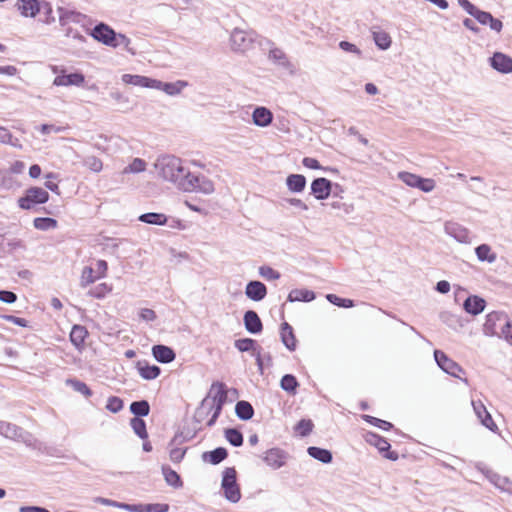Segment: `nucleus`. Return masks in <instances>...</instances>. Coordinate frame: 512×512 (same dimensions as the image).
Returning <instances> with one entry per match:
<instances>
[{
  "label": "nucleus",
  "instance_id": "0eeeda50",
  "mask_svg": "<svg viewBox=\"0 0 512 512\" xmlns=\"http://www.w3.org/2000/svg\"><path fill=\"white\" fill-rule=\"evenodd\" d=\"M434 358L439 366L445 373L451 375L452 377L461 379L460 374L464 373L462 367L455 362L454 360L450 359L443 351L441 350H435L434 351ZM463 381L467 382V379H463Z\"/></svg>",
  "mask_w": 512,
  "mask_h": 512
},
{
  "label": "nucleus",
  "instance_id": "72a5a7b5",
  "mask_svg": "<svg viewBox=\"0 0 512 512\" xmlns=\"http://www.w3.org/2000/svg\"><path fill=\"white\" fill-rule=\"evenodd\" d=\"M138 220L146 224L162 226L167 223L168 218L163 213L148 212L141 214L138 217Z\"/></svg>",
  "mask_w": 512,
  "mask_h": 512
},
{
  "label": "nucleus",
  "instance_id": "338daca9",
  "mask_svg": "<svg viewBox=\"0 0 512 512\" xmlns=\"http://www.w3.org/2000/svg\"><path fill=\"white\" fill-rule=\"evenodd\" d=\"M501 334L508 343L512 344V321H509L508 317L503 322Z\"/></svg>",
  "mask_w": 512,
  "mask_h": 512
},
{
  "label": "nucleus",
  "instance_id": "f3484780",
  "mask_svg": "<svg viewBox=\"0 0 512 512\" xmlns=\"http://www.w3.org/2000/svg\"><path fill=\"white\" fill-rule=\"evenodd\" d=\"M507 315L503 312L493 311L486 315V320L483 325V331L486 335L493 336L497 334V323L504 322Z\"/></svg>",
  "mask_w": 512,
  "mask_h": 512
},
{
  "label": "nucleus",
  "instance_id": "20e7f679",
  "mask_svg": "<svg viewBox=\"0 0 512 512\" xmlns=\"http://www.w3.org/2000/svg\"><path fill=\"white\" fill-rule=\"evenodd\" d=\"M256 34L253 31H244L235 28L230 36L231 48L236 52H245L252 47Z\"/></svg>",
  "mask_w": 512,
  "mask_h": 512
},
{
  "label": "nucleus",
  "instance_id": "3c124183",
  "mask_svg": "<svg viewBox=\"0 0 512 512\" xmlns=\"http://www.w3.org/2000/svg\"><path fill=\"white\" fill-rule=\"evenodd\" d=\"M333 210L342 212V215H349L353 212L354 206L342 201V197L338 200H334L328 204ZM341 215V213H338Z\"/></svg>",
  "mask_w": 512,
  "mask_h": 512
},
{
  "label": "nucleus",
  "instance_id": "4c0bfd02",
  "mask_svg": "<svg viewBox=\"0 0 512 512\" xmlns=\"http://www.w3.org/2000/svg\"><path fill=\"white\" fill-rule=\"evenodd\" d=\"M299 383L296 377L292 374H285L280 381V387L291 395L296 394L297 387Z\"/></svg>",
  "mask_w": 512,
  "mask_h": 512
},
{
  "label": "nucleus",
  "instance_id": "a19ab883",
  "mask_svg": "<svg viewBox=\"0 0 512 512\" xmlns=\"http://www.w3.org/2000/svg\"><path fill=\"white\" fill-rule=\"evenodd\" d=\"M226 440L234 447L243 445V434L236 428H227L224 431Z\"/></svg>",
  "mask_w": 512,
  "mask_h": 512
},
{
  "label": "nucleus",
  "instance_id": "ddd939ff",
  "mask_svg": "<svg viewBox=\"0 0 512 512\" xmlns=\"http://www.w3.org/2000/svg\"><path fill=\"white\" fill-rule=\"evenodd\" d=\"M204 399H208L210 403L227 402L228 390L225 383L220 381L213 382Z\"/></svg>",
  "mask_w": 512,
  "mask_h": 512
},
{
  "label": "nucleus",
  "instance_id": "423d86ee",
  "mask_svg": "<svg viewBox=\"0 0 512 512\" xmlns=\"http://www.w3.org/2000/svg\"><path fill=\"white\" fill-rule=\"evenodd\" d=\"M90 35L98 42L109 46L116 48L117 43V33L113 28H111L109 25L100 22L97 25L94 26V28L91 30Z\"/></svg>",
  "mask_w": 512,
  "mask_h": 512
},
{
  "label": "nucleus",
  "instance_id": "680f3d73",
  "mask_svg": "<svg viewBox=\"0 0 512 512\" xmlns=\"http://www.w3.org/2000/svg\"><path fill=\"white\" fill-rule=\"evenodd\" d=\"M123 400L117 396H110L107 400L106 409L112 413H118L123 409Z\"/></svg>",
  "mask_w": 512,
  "mask_h": 512
},
{
  "label": "nucleus",
  "instance_id": "f03ea898",
  "mask_svg": "<svg viewBox=\"0 0 512 512\" xmlns=\"http://www.w3.org/2000/svg\"><path fill=\"white\" fill-rule=\"evenodd\" d=\"M236 476L237 473L235 468L228 467L223 471L221 482L225 498L232 503H237L241 498V492L237 484Z\"/></svg>",
  "mask_w": 512,
  "mask_h": 512
},
{
  "label": "nucleus",
  "instance_id": "8fccbe9b",
  "mask_svg": "<svg viewBox=\"0 0 512 512\" xmlns=\"http://www.w3.org/2000/svg\"><path fill=\"white\" fill-rule=\"evenodd\" d=\"M0 143L9 144L16 148L22 147V145L19 142V139L14 138L10 131L2 126H0Z\"/></svg>",
  "mask_w": 512,
  "mask_h": 512
},
{
  "label": "nucleus",
  "instance_id": "4d7b16f0",
  "mask_svg": "<svg viewBox=\"0 0 512 512\" xmlns=\"http://www.w3.org/2000/svg\"><path fill=\"white\" fill-rule=\"evenodd\" d=\"M326 299L333 305L342 308H352L354 307V301L351 299L341 298L335 294H327Z\"/></svg>",
  "mask_w": 512,
  "mask_h": 512
},
{
  "label": "nucleus",
  "instance_id": "a878e982",
  "mask_svg": "<svg viewBox=\"0 0 512 512\" xmlns=\"http://www.w3.org/2000/svg\"><path fill=\"white\" fill-rule=\"evenodd\" d=\"M228 457V451L224 447H217L214 450L206 451L202 454L204 462H208L212 465H217L224 461Z\"/></svg>",
  "mask_w": 512,
  "mask_h": 512
},
{
  "label": "nucleus",
  "instance_id": "864d4df0",
  "mask_svg": "<svg viewBox=\"0 0 512 512\" xmlns=\"http://www.w3.org/2000/svg\"><path fill=\"white\" fill-rule=\"evenodd\" d=\"M314 424L310 419H301L294 427L296 433L302 437L308 436L313 430Z\"/></svg>",
  "mask_w": 512,
  "mask_h": 512
},
{
  "label": "nucleus",
  "instance_id": "4be33fe9",
  "mask_svg": "<svg viewBox=\"0 0 512 512\" xmlns=\"http://www.w3.org/2000/svg\"><path fill=\"white\" fill-rule=\"evenodd\" d=\"M187 86V82L185 81H176V82H162L160 80L155 79L153 89L164 91L167 95L175 96L181 93L182 89Z\"/></svg>",
  "mask_w": 512,
  "mask_h": 512
},
{
  "label": "nucleus",
  "instance_id": "bb28decb",
  "mask_svg": "<svg viewBox=\"0 0 512 512\" xmlns=\"http://www.w3.org/2000/svg\"><path fill=\"white\" fill-rule=\"evenodd\" d=\"M253 122L259 127L268 126L273 119L271 111L265 107H257L252 114Z\"/></svg>",
  "mask_w": 512,
  "mask_h": 512
},
{
  "label": "nucleus",
  "instance_id": "6e6552de",
  "mask_svg": "<svg viewBox=\"0 0 512 512\" xmlns=\"http://www.w3.org/2000/svg\"><path fill=\"white\" fill-rule=\"evenodd\" d=\"M288 459L289 454L283 449L277 447L268 449L262 456V460L267 464V466L274 470L282 468Z\"/></svg>",
  "mask_w": 512,
  "mask_h": 512
},
{
  "label": "nucleus",
  "instance_id": "09e8293b",
  "mask_svg": "<svg viewBox=\"0 0 512 512\" xmlns=\"http://www.w3.org/2000/svg\"><path fill=\"white\" fill-rule=\"evenodd\" d=\"M66 383L67 385L71 386L74 391L81 393L85 397H90L92 395V390L87 386L86 383L80 380L68 379Z\"/></svg>",
  "mask_w": 512,
  "mask_h": 512
},
{
  "label": "nucleus",
  "instance_id": "39448f33",
  "mask_svg": "<svg viewBox=\"0 0 512 512\" xmlns=\"http://www.w3.org/2000/svg\"><path fill=\"white\" fill-rule=\"evenodd\" d=\"M364 439L368 444L376 447L384 458L392 461H396L399 458L397 452L390 450L391 445L387 439L379 434L368 431L364 434Z\"/></svg>",
  "mask_w": 512,
  "mask_h": 512
},
{
  "label": "nucleus",
  "instance_id": "1a4fd4ad",
  "mask_svg": "<svg viewBox=\"0 0 512 512\" xmlns=\"http://www.w3.org/2000/svg\"><path fill=\"white\" fill-rule=\"evenodd\" d=\"M268 59L278 67L284 69L289 75L294 76L296 74L295 65L289 60L286 53L277 47L270 49Z\"/></svg>",
  "mask_w": 512,
  "mask_h": 512
},
{
  "label": "nucleus",
  "instance_id": "de8ad7c7",
  "mask_svg": "<svg viewBox=\"0 0 512 512\" xmlns=\"http://www.w3.org/2000/svg\"><path fill=\"white\" fill-rule=\"evenodd\" d=\"M94 273L95 270L92 267H84L81 273L80 286L85 288L99 279Z\"/></svg>",
  "mask_w": 512,
  "mask_h": 512
},
{
  "label": "nucleus",
  "instance_id": "c03bdc74",
  "mask_svg": "<svg viewBox=\"0 0 512 512\" xmlns=\"http://www.w3.org/2000/svg\"><path fill=\"white\" fill-rule=\"evenodd\" d=\"M130 425L134 433L141 439L145 440L148 438L146 422L142 418H132Z\"/></svg>",
  "mask_w": 512,
  "mask_h": 512
},
{
  "label": "nucleus",
  "instance_id": "603ef678",
  "mask_svg": "<svg viewBox=\"0 0 512 512\" xmlns=\"http://www.w3.org/2000/svg\"><path fill=\"white\" fill-rule=\"evenodd\" d=\"M112 288L107 283H100L93 288H91L88 291V295L96 298V299H102L104 298L109 292H111Z\"/></svg>",
  "mask_w": 512,
  "mask_h": 512
},
{
  "label": "nucleus",
  "instance_id": "9d476101",
  "mask_svg": "<svg viewBox=\"0 0 512 512\" xmlns=\"http://www.w3.org/2000/svg\"><path fill=\"white\" fill-rule=\"evenodd\" d=\"M333 183L324 177L315 178L311 183V194L317 200H325L332 193Z\"/></svg>",
  "mask_w": 512,
  "mask_h": 512
},
{
  "label": "nucleus",
  "instance_id": "e2e57ef3",
  "mask_svg": "<svg viewBox=\"0 0 512 512\" xmlns=\"http://www.w3.org/2000/svg\"><path fill=\"white\" fill-rule=\"evenodd\" d=\"M146 169V162L143 159L135 158L125 169V173H139Z\"/></svg>",
  "mask_w": 512,
  "mask_h": 512
},
{
  "label": "nucleus",
  "instance_id": "9b49d317",
  "mask_svg": "<svg viewBox=\"0 0 512 512\" xmlns=\"http://www.w3.org/2000/svg\"><path fill=\"white\" fill-rule=\"evenodd\" d=\"M444 230L446 234L454 238L456 241L464 244L470 243L469 230L459 223L447 221L444 225Z\"/></svg>",
  "mask_w": 512,
  "mask_h": 512
},
{
  "label": "nucleus",
  "instance_id": "7c9ffc66",
  "mask_svg": "<svg viewBox=\"0 0 512 512\" xmlns=\"http://www.w3.org/2000/svg\"><path fill=\"white\" fill-rule=\"evenodd\" d=\"M316 298L315 292L308 289H293L290 291L287 297L289 302H311Z\"/></svg>",
  "mask_w": 512,
  "mask_h": 512
},
{
  "label": "nucleus",
  "instance_id": "49530a36",
  "mask_svg": "<svg viewBox=\"0 0 512 512\" xmlns=\"http://www.w3.org/2000/svg\"><path fill=\"white\" fill-rule=\"evenodd\" d=\"M15 441L24 443L27 447L38 448V440L28 431L20 428Z\"/></svg>",
  "mask_w": 512,
  "mask_h": 512
},
{
  "label": "nucleus",
  "instance_id": "13d9d810",
  "mask_svg": "<svg viewBox=\"0 0 512 512\" xmlns=\"http://www.w3.org/2000/svg\"><path fill=\"white\" fill-rule=\"evenodd\" d=\"M258 273L262 278L269 280V281L277 280L281 276V274L277 270H275L272 267L267 266V265L260 266L258 269Z\"/></svg>",
  "mask_w": 512,
  "mask_h": 512
},
{
  "label": "nucleus",
  "instance_id": "4468645a",
  "mask_svg": "<svg viewBox=\"0 0 512 512\" xmlns=\"http://www.w3.org/2000/svg\"><path fill=\"white\" fill-rule=\"evenodd\" d=\"M245 295L252 301L259 302L267 295V287L264 283L252 280L249 281L245 288Z\"/></svg>",
  "mask_w": 512,
  "mask_h": 512
},
{
  "label": "nucleus",
  "instance_id": "5701e85b",
  "mask_svg": "<svg viewBox=\"0 0 512 512\" xmlns=\"http://www.w3.org/2000/svg\"><path fill=\"white\" fill-rule=\"evenodd\" d=\"M280 336L282 343L288 350L294 351L296 349L297 340L294 335L292 326L289 325L287 322H283L281 324Z\"/></svg>",
  "mask_w": 512,
  "mask_h": 512
},
{
  "label": "nucleus",
  "instance_id": "412c9836",
  "mask_svg": "<svg viewBox=\"0 0 512 512\" xmlns=\"http://www.w3.org/2000/svg\"><path fill=\"white\" fill-rule=\"evenodd\" d=\"M84 82V75L80 72H75L56 76L53 84L55 86H81Z\"/></svg>",
  "mask_w": 512,
  "mask_h": 512
},
{
  "label": "nucleus",
  "instance_id": "f257e3e1",
  "mask_svg": "<svg viewBox=\"0 0 512 512\" xmlns=\"http://www.w3.org/2000/svg\"><path fill=\"white\" fill-rule=\"evenodd\" d=\"M159 177L169 181L183 191H197L204 194L214 192L213 182L205 176L193 175L185 168L180 158L172 155L159 157L155 164Z\"/></svg>",
  "mask_w": 512,
  "mask_h": 512
},
{
  "label": "nucleus",
  "instance_id": "774afa93",
  "mask_svg": "<svg viewBox=\"0 0 512 512\" xmlns=\"http://www.w3.org/2000/svg\"><path fill=\"white\" fill-rule=\"evenodd\" d=\"M416 188L423 192H431L435 188V182L433 179L420 177L419 184L416 186Z\"/></svg>",
  "mask_w": 512,
  "mask_h": 512
},
{
  "label": "nucleus",
  "instance_id": "393cba45",
  "mask_svg": "<svg viewBox=\"0 0 512 512\" xmlns=\"http://www.w3.org/2000/svg\"><path fill=\"white\" fill-rule=\"evenodd\" d=\"M136 367L140 376L145 380L156 379L161 373L160 367L157 365H149V363L145 361H138Z\"/></svg>",
  "mask_w": 512,
  "mask_h": 512
},
{
  "label": "nucleus",
  "instance_id": "052dcab7",
  "mask_svg": "<svg viewBox=\"0 0 512 512\" xmlns=\"http://www.w3.org/2000/svg\"><path fill=\"white\" fill-rule=\"evenodd\" d=\"M225 404H226V402H218V403H210L209 402V407H212L213 413H212L211 418L207 421L208 427H212L215 425L217 419L219 418V416L222 413V410H223V407Z\"/></svg>",
  "mask_w": 512,
  "mask_h": 512
},
{
  "label": "nucleus",
  "instance_id": "f8f14e48",
  "mask_svg": "<svg viewBox=\"0 0 512 512\" xmlns=\"http://www.w3.org/2000/svg\"><path fill=\"white\" fill-rule=\"evenodd\" d=\"M489 62L493 69L502 74H509L512 72V58L504 53L495 52L489 58Z\"/></svg>",
  "mask_w": 512,
  "mask_h": 512
},
{
  "label": "nucleus",
  "instance_id": "79ce46f5",
  "mask_svg": "<svg viewBox=\"0 0 512 512\" xmlns=\"http://www.w3.org/2000/svg\"><path fill=\"white\" fill-rule=\"evenodd\" d=\"M57 221L50 217H37L33 220V225L41 231H48L57 227Z\"/></svg>",
  "mask_w": 512,
  "mask_h": 512
},
{
  "label": "nucleus",
  "instance_id": "69168bd1",
  "mask_svg": "<svg viewBox=\"0 0 512 512\" xmlns=\"http://www.w3.org/2000/svg\"><path fill=\"white\" fill-rule=\"evenodd\" d=\"M169 510L168 504L152 503L143 504L142 512H167Z\"/></svg>",
  "mask_w": 512,
  "mask_h": 512
},
{
  "label": "nucleus",
  "instance_id": "2eb2a0df",
  "mask_svg": "<svg viewBox=\"0 0 512 512\" xmlns=\"http://www.w3.org/2000/svg\"><path fill=\"white\" fill-rule=\"evenodd\" d=\"M472 405L478 419L481 421V424L490 431L495 432L498 429V427L496 423L493 421L491 414L487 411L483 403L480 401H473Z\"/></svg>",
  "mask_w": 512,
  "mask_h": 512
},
{
  "label": "nucleus",
  "instance_id": "aec40b11",
  "mask_svg": "<svg viewBox=\"0 0 512 512\" xmlns=\"http://www.w3.org/2000/svg\"><path fill=\"white\" fill-rule=\"evenodd\" d=\"M243 322L245 329L251 334H258L263 329V324L254 310H248L244 313Z\"/></svg>",
  "mask_w": 512,
  "mask_h": 512
},
{
  "label": "nucleus",
  "instance_id": "f704fd0d",
  "mask_svg": "<svg viewBox=\"0 0 512 512\" xmlns=\"http://www.w3.org/2000/svg\"><path fill=\"white\" fill-rule=\"evenodd\" d=\"M130 412L134 415L133 418H142L148 416L150 413V404L147 400L133 401L130 404Z\"/></svg>",
  "mask_w": 512,
  "mask_h": 512
},
{
  "label": "nucleus",
  "instance_id": "37998d69",
  "mask_svg": "<svg viewBox=\"0 0 512 512\" xmlns=\"http://www.w3.org/2000/svg\"><path fill=\"white\" fill-rule=\"evenodd\" d=\"M20 428L21 427L15 425V424L5 422V421H0V434L6 438L15 440Z\"/></svg>",
  "mask_w": 512,
  "mask_h": 512
},
{
  "label": "nucleus",
  "instance_id": "473e14b6",
  "mask_svg": "<svg viewBox=\"0 0 512 512\" xmlns=\"http://www.w3.org/2000/svg\"><path fill=\"white\" fill-rule=\"evenodd\" d=\"M235 413L240 420L248 421L254 415V408L248 401L240 400L235 405Z\"/></svg>",
  "mask_w": 512,
  "mask_h": 512
},
{
  "label": "nucleus",
  "instance_id": "0e129e2a",
  "mask_svg": "<svg viewBox=\"0 0 512 512\" xmlns=\"http://www.w3.org/2000/svg\"><path fill=\"white\" fill-rule=\"evenodd\" d=\"M84 165L94 172L102 170V161L95 156H87L84 160Z\"/></svg>",
  "mask_w": 512,
  "mask_h": 512
},
{
  "label": "nucleus",
  "instance_id": "c9c22d12",
  "mask_svg": "<svg viewBox=\"0 0 512 512\" xmlns=\"http://www.w3.org/2000/svg\"><path fill=\"white\" fill-rule=\"evenodd\" d=\"M162 473L168 485L174 488H181L183 486V482L179 474L173 469H171L169 466H163Z\"/></svg>",
  "mask_w": 512,
  "mask_h": 512
},
{
  "label": "nucleus",
  "instance_id": "58836bf2",
  "mask_svg": "<svg viewBox=\"0 0 512 512\" xmlns=\"http://www.w3.org/2000/svg\"><path fill=\"white\" fill-rule=\"evenodd\" d=\"M475 253L479 261L493 263L496 260V254L491 253V247L488 244H481L475 248Z\"/></svg>",
  "mask_w": 512,
  "mask_h": 512
},
{
  "label": "nucleus",
  "instance_id": "cd10ccee",
  "mask_svg": "<svg viewBox=\"0 0 512 512\" xmlns=\"http://www.w3.org/2000/svg\"><path fill=\"white\" fill-rule=\"evenodd\" d=\"M88 336L86 327L82 325H74L70 332V341L78 349L82 348L85 343V339Z\"/></svg>",
  "mask_w": 512,
  "mask_h": 512
},
{
  "label": "nucleus",
  "instance_id": "b1692460",
  "mask_svg": "<svg viewBox=\"0 0 512 512\" xmlns=\"http://www.w3.org/2000/svg\"><path fill=\"white\" fill-rule=\"evenodd\" d=\"M121 79L125 84L152 89L155 83V79L142 75L123 74Z\"/></svg>",
  "mask_w": 512,
  "mask_h": 512
},
{
  "label": "nucleus",
  "instance_id": "7ed1b4c3",
  "mask_svg": "<svg viewBox=\"0 0 512 512\" xmlns=\"http://www.w3.org/2000/svg\"><path fill=\"white\" fill-rule=\"evenodd\" d=\"M49 200V193L41 187L28 188L24 196L18 199V205L21 209L30 210L37 204H44Z\"/></svg>",
  "mask_w": 512,
  "mask_h": 512
},
{
  "label": "nucleus",
  "instance_id": "c85d7f7f",
  "mask_svg": "<svg viewBox=\"0 0 512 512\" xmlns=\"http://www.w3.org/2000/svg\"><path fill=\"white\" fill-rule=\"evenodd\" d=\"M306 182V178L302 174H290L286 178L287 188L294 193L302 192L306 187Z\"/></svg>",
  "mask_w": 512,
  "mask_h": 512
},
{
  "label": "nucleus",
  "instance_id": "bf43d9fd",
  "mask_svg": "<svg viewBox=\"0 0 512 512\" xmlns=\"http://www.w3.org/2000/svg\"><path fill=\"white\" fill-rule=\"evenodd\" d=\"M398 178L404 182L406 185L416 188V186L419 184L420 176L410 173V172H399Z\"/></svg>",
  "mask_w": 512,
  "mask_h": 512
},
{
  "label": "nucleus",
  "instance_id": "dca6fc26",
  "mask_svg": "<svg viewBox=\"0 0 512 512\" xmlns=\"http://www.w3.org/2000/svg\"><path fill=\"white\" fill-rule=\"evenodd\" d=\"M152 355L157 362L168 364L175 360L176 353L174 350L166 345L157 344L152 347Z\"/></svg>",
  "mask_w": 512,
  "mask_h": 512
},
{
  "label": "nucleus",
  "instance_id": "e433bc0d",
  "mask_svg": "<svg viewBox=\"0 0 512 512\" xmlns=\"http://www.w3.org/2000/svg\"><path fill=\"white\" fill-rule=\"evenodd\" d=\"M211 412L212 407H209L208 399H203L194 412L193 421L200 424L209 416Z\"/></svg>",
  "mask_w": 512,
  "mask_h": 512
},
{
  "label": "nucleus",
  "instance_id": "2f4dec72",
  "mask_svg": "<svg viewBox=\"0 0 512 512\" xmlns=\"http://www.w3.org/2000/svg\"><path fill=\"white\" fill-rule=\"evenodd\" d=\"M487 478L491 483H493L497 488L506 491L508 493H512V481L505 476L499 475L495 472H488Z\"/></svg>",
  "mask_w": 512,
  "mask_h": 512
},
{
  "label": "nucleus",
  "instance_id": "5fc2aeb1",
  "mask_svg": "<svg viewBox=\"0 0 512 512\" xmlns=\"http://www.w3.org/2000/svg\"><path fill=\"white\" fill-rule=\"evenodd\" d=\"M440 319L444 324L453 329L462 326L460 318L449 311L441 312Z\"/></svg>",
  "mask_w": 512,
  "mask_h": 512
},
{
  "label": "nucleus",
  "instance_id": "a18cd8bd",
  "mask_svg": "<svg viewBox=\"0 0 512 512\" xmlns=\"http://www.w3.org/2000/svg\"><path fill=\"white\" fill-rule=\"evenodd\" d=\"M373 40L376 46L381 50H386L391 46V37L384 31L373 32Z\"/></svg>",
  "mask_w": 512,
  "mask_h": 512
},
{
  "label": "nucleus",
  "instance_id": "6e6d98bb",
  "mask_svg": "<svg viewBox=\"0 0 512 512\" xmlns=\"http://www.w3.org/2000/svg\"><path fill=\"white\" fill-rule=\"evenodd\" d=\"M362 418L369 424L375 426V427H378L382 430H385V431H388L390 429L393 428V424L386 421V420H382V419H379V418H376L374 416H371V415H363Z\"/></svg>",
  "mask_w": 512,
  "mask_h": 512
},
{
  "label": "nucleus",
  "instance_id": "a211bd4d",
  "mask_svg": "<svg viewBox=\"0 0 512 512\" xmlns=\"http://www.w3.org/2000/svg\"><path fill=\"white\" fill-rule=\"evenodd\" d=\"M17 9L24 17H35L41 13V2L39 0H17Z\"/></svg>",
  "mask_w": 512,
  "mask_h": 512
},
{
  "label": "nucleus",
  "instance_id": "c756f323",
  "mask_svg": "<svg viewBox=\"0 0 512 512\" xmlns=\"http://www.w3.org/2000/svg\"><path fill=\"white\" fill-rule=\"evenodd\" d=\"M307 453L310 457L320 461L323 464H329L333 459L332 452L325 448L310 446L307 449Z\"/></svg>",
  "mask_w": 512,
  "mask_h": 512
},
{
  "label": "nucleus",
  "instance_id": "ea45409f",
  "mask_svg": "<svg viewBox=\"0 0 512 512\" xmlns=\"http://www.w3.org/2000/svg\"><path fill=\"white\" fill-rule=\"evenodd\" d=\"M235 348L240 352H251L252 354L259 348L257 341L252 338H241L234 342Z\"/></svg>",
  "mask_w": 512,
  "mask_h": 512
},
{
  "label": "nucleus",
  "instance_id": "6ab92c4d",
  "mask_svg": "<svg viewBox=\"0 0 512 512\" xmlns=\"http://www.w3.org/2000/svg\"><path fill=\"white\" fill-rule=\"evenodd\" d=\"M486 301L477 295H470L468 296L464 303H463V309L473 316H476L480 313H482L485 309Z\"/></svg>",
  "mask_w": 512,
  "mask_h": 512
}]
</instances>
